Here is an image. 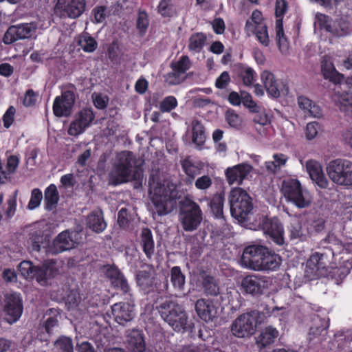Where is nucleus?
<instances>
[{
	"instance_id": "1",
	"label": "nucleus",
	"mask_w": 352,
	"mask_h": 352,
	"mask_svg": "<svg viewBox=\"0 0 352 352\" xmlns=\"http://www.w3.org/2000/svg\"><path fill=\"white\" fill-rule=\"evenodd\" d=\"M321 245L326 250L310 256L306 263L305 276L309 280L330 278L339 285L352 268L350 252L343 250L342 243L333 234H329Z\"/></svg>"
},
{
	"instance_id": "2",
	"label": "nucleus",
	"mask_w": 352,
	"mask_h": 352,
	"mask_svg": "<svg viewBox=\"0 0 352 352\" xmlns=\"http://www.w3.org/2000/svg\"><path fill=\"white\" fill-rule=\"evenodd\" d=\"M177 194L176 186L173 183L152 177L149 180L148 197L153 214L163 216L170 212L175 206Z\"/></svg>"
},
{
	"instance_id": "3",
	"label": "nucleus",
	"mask_w": 352,
	"mask_h": 352,
	"mask_svg": "<svg viewBox=\"0 0 352 352\" xmlns=\"http://www.w3.org/2000/svg\"><path fill=\"white\" fill-rule=\"evenodd\" d=\"M241 262L254 270L274 271L280 265L281 258L265 246L252 245L245 248Z\"/></svg>"
},
{
	"instance_id": "4",
	"label": "nucleus",
	"mask_w": 352,
	"mask_h": 352,
	"mask_svg": "<svg viewBox=\"0 0 352 352\" xmlns=\"http://www.w3.org/2000/svg\"><path fill=\"white\" fill-rule=\"evenodd\" d=\"M63 263L58 260L45 261L40 266H34L29 261H23L19 265L20 274L27 280L36 278L41 285L60 273Z\"/></svg>"
},
{
	"instance_id": "5",
	"label": "nucleus",
	"mask_w": 352,
	"mask_h": 352,
	"mask_svg": "<svg viewBox=\"0 0 352 352\" xmlns=\"http://www.w3.org/2000/svg\"><path fill=\"white\" fill-rule=\"evenodd\" d=\"M158 311L162 318L175 331L183 332L190 327L186 311L177 301H164L159 306Z\"/></svg>"
},
{
	"instance_id": "6",
	"label": "nucleus",
	"mask_w": 352,
	"mask_h": 352,
	"mask_svg": "<svg viewBox=\"0 0 352 352\" xmlns=\"http://www.w3.org/2000/svg\"><path fill=\"white\" fill-rule=\"evenodd\" d=\"M281 192L288 202L298 208L309 207L313 201L310 191L297 179L289 178L283 180Z\"/></svg>"
},
{
	"instance_id": "7",
	"label": "nucleus",
	"mask_w": 352,
	"mask_h": 352,
	"mask_svg": "<svg viewBox=\"0 0 352 352\" xmlns=\"http://www.w3.org/2000/svg\"><path fill=\"white\" fill-rule=\"evenodd\" d=\"M135 165L134 155L130 151H122L117 154L113 168L109 173V182L118 185L129 182Z\"/></svg>"
},
{
	"instance_id": "8",
	"label": "nucleus",
	"mask_w": 352,
	"mask_h": 352,
	"mask_svg": "<svg viewBox=\"0 0 352 352\" xmlns=\"http://www.w3.org/2000/svg\"><path fill=\"white\" fill-rule=\"evenodd\" d=\"M326 172L336 185L345 188L352 186V161L343 158L331 160L327 164Z\"/></svg>"
},
{
	"instance_id": "9",
	"label": "nucleus",
	"mask_w": 352,
	"mask_h": 352,
	"mask_svg": "<svg viewBox=\"0 0 352 352\" xmlns=\"http://www.w3.org/2000/svg\"><path fill=\"white\" fill-rule=\"evenodd\" d=\"M232 216L238 220H245L253 209L252 198L241 188H232L228 197Z\"/></svg>"
},
{
	"instance_id": "10",
	"label": "nucleus",
	"mask_w": 352,
	"mask_h": 352,
	"mask_svg": "<svg viewBox=\"0 0 352 352\" xmlns=\"http://www.w3.org/2000/svg\"><path fill=\"white\" fill-rule=\"evenodd\" d=\"M263 322L260 311H252L237 317L231 326L232 333L238 338H246L254 333L257 325Z\"/></svg>"
},
{
	"instance_id": "11",
	"label": "nucleus",
	"mask_w": 352,
	"mask_h": 352,
	"mask_svg": "<svg viewBox=\"0 0 352 352\" xmlns=\"http://www.w3.org/2000/svg\"><path fill=\"white\" fill-rule=\"evenodd\" d=\"M179 221L184 230L192 232L197 229L202 221V212L199 206L186 198L181 203Z\"/></svg>"
},
{
	"instance_id": "12",
	"label": "nucleus",
	"mask_w": 352,
	"mask_h": 352,
	"mask_svg": "<svg viewBox=\"0 0 352 352\" xmlns=\"http://www.w3.org/2000/svg\"><path fill=\"white\" fill-rule=\"evenodd\" d=\"M45 23L40 20L27 23L10 26L3 36V43L10 44L19 39H25L34 36L36 30L45 28Z\"/></svg>"
},
{
	"instance_id": "13",
	"label": "nucleus",
	"mask_w": 352,
	"mask_h": 352,
	"mask_svg": "<svg viewBox=\"0 0 352 352\" xmlns=\"http://www.w3.org/2000/svg\"><path fill=\"white\" fill-rule=\"evenodd\" d=\"M258 228L263 230L265 236L278 245L285 243V230L280 221L277 217H259Z\"/></svg>"
},
{
	"instance_id": "14",
	"label": "nucleus",
	"mask_w": 352,
	"mask_h": 352,
	"mask_svg": "<svg viewBox=\"0 0 352 352\" xmlns=\"http://www.w3.org/2000/svg\"><path fill=\"white\" fill-rule=\"evenodd\" d=\"M317 23L320 28L334 36H345L352 32V24L347 19L340 18L333 21L329 16L318 14Z\"/></svg>"
},
{
	"instance_id": "15",
	"label": "nucleus",
	"mask_w": 352,
	"mask_h": 352,
	"mask_svg": "<svg viewBox=\"0 0 352 352\" xmlns=\"http://www.w3.org/2000/svg\"><path fill=\"white\" fill-rule=\"evenodd\" d=\"M86 0H57L54 14L60 18L76 19L85 11Z\"/></svg>"
},
{
	"instance_id": "16",
	"label": "nucleus",
	"mask_w": 352,
	"mask_h": 352,
	"mask_svg": "<svg viewBox=\"0 0 352 352\" xmlns=\"http://www.w3.org/2000/svg\"><path fill=\"white\" fill-rule=\"evenodd\" d=\"M23 309L22 298L20 294L10 292L5 295L3 312L5 319L9 324H13L19 320Z\"/></svg>"
},
{
	"instance_id": "17",
	"label": "nucleus",
	"mask_w": 352,
	"mask_h": 352,
	"mask_svg": "<svg viewBox=\"0 0 352 352\" xmlns=\"http://www.w3.org/2000/svg\"><path fill=\"white\" fill-rule=\"evenodd\" d=\"M286 10L287 3L285 0H276L275 10V14L277 17L275 27L276 39L280 52L285 55L289 53V43L287 38L285 36L281 16L285 13Z\"/></svg>"
},
{
	"instance_id": "18",
	"label": "nucleus",
	"mask_w": 352,
	"mask_h": 352,
	"mask_svg": "<svg viewBox=\"0 0 352 352\" xmlns=\"http://www.w3.org/2000/svg\"><path fill=\"white\" fill-rule=\"evenodd\" d=\"M95 115L91 108H85L80 110L75 116L74 120L71 122L68 129V134L77 136L89 127L94 120Z\"/></svg>"
},
{
	"instance_id": "19",
	"label": "nucleus",
	"mask_w": 352,
	"mask_h": 352,
	"mask_svg": "<svg viewBox=\"0 0 352 352\" xmlns=\"http://www.w3.org/2000/svg\"><path fill=\"white\" fill-rule=\"evenodd\" d=\"M339 88L343 89V92L340 93L337 90L333 100L340 111L352 117V78H349L344 84L339 85L336 89Z\"/></svg>"
},
{
	"instance_id": "20",
	"label": "nucleus",
	"mask_w": 352,
	"mask_h": 352,
	"mask_svg": "<svg viewBox=\"0 0 352 352\" xmlns=\"http://www.w3.org/2000/svg\"><path fill=\"white\" fill-rule=\"evenodd\" d=\"M77 235V232H69L68 231L60 232L53 241L47 252L52 254H56L75 248L78 243Z\"/></svg>"
},
{
	"instance_id": "21",
	"label": "nucleus",
	"mask_w": 352,
	"mask_h": 352,
	"mask_svg": "<svg viewBox=\"0 0 352 352\" xmlns=\"http://www.w3.org/2000/svg\"><path fill=\"white\" fill-rule=\"evenodd\" d=\"M75 102L74 92L66 91L55 98L53 104V112L57 117L68 116L71 114Z\"/></svg>"
},
{
	"instance_id": "22",
	"label": "nucleus",
	"mask_w": 352,
	"mask_h": 352,
	"mask_svg": "<svg viewBox=\"0 0 352 352\" xmlns=\"http://www.w3.org/2000/svg\"><path fill=\"white\" fill-rule=\"evenodd\" d=\"M305 168L311 181L318 188H327L329 182L324 174L321 164L315 160H309L305 162Z\"/></svg>"
},
{
	"instance_id": "23",
	"label": "nucleus",
	"mask_w": 352,
	"mask_h": 352,
	"mask_svg": "<svg viewBox=\"0 0 352 352\" xmlns=\"http://www.w3.org/2000/svg\"><path fill=\"white\" fill-rule=\"evenodd\" d=\"M111 312L116 322L124 325L134 318V305L123 302L115 303L111 307Z\"/></svg>"
},
{
	"instance_id": "24",
	"label": "nucleus",
	"mask_w": 352,
	"mask_h": 352,
	"mask_svg": "<svg viewBox=\"0 0 352 352\" xmlns=\"http://www.w3.org/2000/svg\"><path fill=\"white\" fill-rule=\"evenodd\" d=\"M184 138L191 140L192 143L198 148H201L206 141L205 129L200 121L194 119L188 127Z\"/></svg>"
},
{
	"instance_id": "25",
	"label": "nucleus",
	"mask_w": 352,
	"mask_h": 352,
	"mask_svg": "<svg viewBox=\"0 0 352 352\" xmlns=\"http://www.w3.org/2000/svg\"><path fill=\"white\" fill-rule=\"evenodd\" d=\"M195 311L199 317L204 321H210L219 315V308L210 300L201 298L195 303Z\"/></svg>"
},
{
	"instance_id": "26",
	"label": "nucleus",
	"mask_w": 352,
	"mask_h": 352,
	"mask_svg": "<svg viewBox=\"0 0 352 352\" xmlns=\"http://www.w3.org/2000/svg\"><path fill=\"white\" fill-rule=\"evenodd\" d=\"M251 170L252 167L247 164H241L229 167L226 170L227 181L229 184H240Z\"/></svg>"
},
{
	"instance_id": "27",
	"label": "nucleus",
	"mask_w": 352,
	"mask_h": 352,
	"mask_svg": "<svg viewBox=\"0 0 352 352\" xmlns=\"http://www.w3.org/2000/svg\"><path fill=\"white\" fill-rule=\"evenodd\" d=\"M279 336V331L269 325L263 328L256 338V344L259 348H265L272 344Z\"/></svg>"
},
{
	"instance_id": "28",
	"label": "nucleus",
	"mask_w": 352,
	"mask_h": 352,
	"mask_svg": "<svg viewBox=\"0 0 352 352\" xmlns=\"http://www.w3.org/2000/svg\"><path fill=\"white\" fill-rule=\"evenodd\" d=\"M128 349L130 352H144L145 342L140 330L132 329L126 332Z\"/></svg>"
},
{
	"instance_id": "29",
	"label": "nucleus",
	"mask_w": 352,
	"mask_h": 352,
	"mask_svg": "<svg viewBox=\"0 0 352 352\" xmlns=\"http://www.w3.org/2000/svg\"><path fill=\"white\" fill-rule=\"evenodd\" d=\"M297 103L299 108L307 116L318 118L322 116L320 107L306 96H298Z\"/></svg>"
},
{
	"instance_id": "30",
	"label": "nucleus",
	"mask_w": 352,
	"mask_h": 352,
	"mask_svg": "<svg viewBox=\"0 0 352 352\" xmlns=\"http://www.w3.org/2000/svg\"><path fill=\"white\" fill-rule=\"evenodd\" d=\"M182 166L186 175V183L191 184L195 177L201 173L204 164L201 162H193L190 159H185L182 162Z\"/></svg>"
},
{
	"instance_id": "31",
	"label": "nucleus",
	"mask_w": 352,
	"mask_h": 352,
	"mask_svg": "<svg viewBox=\"0 0 352 352\" xmlns=\"http://www.w3.org/2000/svg\"><path fill=\"white\" fill-rule=\"evenodd\" d=\"M261 317L263 322L270 318H277L280 322H285L287 320L289 316V310L284 305L278 307L266 306L262 311L260 312Z\"/></svg>"
},
{
	"instance_id": "32",
	"label": "nucleus",
	"mask_w": 352,
	"mask_h": 352,
	"mask_svg": "<svg viewBox=\"0 0 352 352\" xmlns=\"http://www.w3.org/2000/svg\"><path fill=\"white\" fill-rule=\"evenodd\" d=\"M106 276L111 280L114 287L120 288L124 293L129 289L128 283L119 270L115 267H109L106 270Z\"/></svg>"
},
{
	"instance_id": "33",
	"label": "nucleus",
	"mask_w": 352,
	"mask_h": 352,
	"mask_svg": "<svg viewBox=\"0 0 352 352\" xmlns=\"http://www.w3.org/2000/svg\"><path fill=\"white\" fill-rule=\"evenodd\" d=\"M321 70L324 78L329 79L336 84L340 83L344 78L343 75L336 70L333 63L329 58H324L322 60Z\"/></svg>"
},
{
	"instance_id": "34",
	"label": "nucleus",
	"mask_w": 352,
	"mask_h": 352,
	"mask_svg": "<svg viewBox=\"0 0 352 352\" xmlns=\"http://www.w3.org/2000/svg\"><path fill=\"white\" fill-rule=\"evenodd\" d=\"M86 223L91 230L97 233L103 232L107 227V223L104 220L103 213L101 210L94 211L88 215Z\"/></svg>"
},
{
	"instance_id": "35",
	"label": "nucleus",
	"mask_w": 352,
	"mask_h": 352,
	"mask_svg": "<svg viewBox=\"0 0 352 352\" xmlns=\"http://www.w3.org/2000/svg\"><path fill=\"white\" fill-rule=\"evenodd\" d=\"M261 79L268 94L273 98L280 95L278 85L274 75L269 71H263L261 74Z\"/></svg>"
},
{
	"instance_id": "36",
	"label": "nucleus",
	"mask_w": 352,
	"mask_h": 352,
	"mask_svg": "<svg viewBox=\"0 0 352 352\" xmlns=\"http://www.w3.org/2000/svg\"><path fill=\"white\" fill-rule=\"evenodd\" d=\"M288 230L292 240L300 241L306 240L312 232L309 228L304 229L300 222L297 219H294L290 223Z\"/></svg>"
},
{
	"instance_id": "37",
	"label": "nucleus",
	"mask_w": 352,
	"mask_h": 352,
	"mask_svg": "<svg viewBox=\"0 0 352 352\" xmlns=\"http://www.w3.org/2000/svg\"><path fill=\"white\" fill-rule=\"evenodd\" d=\"M329 327V320L325 318H321L318 316H315L312 318L311 325L309 328L308 337L309 340H313L321 336L325 332Z\"/></svg>"
},
{
	"instance_id": "38",
	"label": "nucleus",
	"mask_w": 352,
	"mask_h": 352,
	"mask_svg": "<svg viewBox=\"0 0 352 352\" xmlns=\"http://www.w3.org/2000/svg\"><path fill=\"white\" fill-rule=\"evenodd\" d=\"M168 276L173 289L178 292H182L185 287L186 277L181 268L178 266L173 267Z\"/></svg>"
},
{
	"instance_id": "39",
	"label": "nucleus",
	"mask_w": 352,
	"mask_h": 352,
	"mask_svg": "<svg viewBox=\"0 0 352 352\" xmlns=\"http://www.w3.org/2000/svg\"><path fill=\"white\" fill-rule=\"evenodd\" d=\"M141 245L146 257L151 258L155 252V245L152 232L148 228L142 230Z\"/></svg>"
},
{
	"instance_id": "40",
	"label": "nucleus",
	"mask_w": 352,
	"mask_h": 352,
	"mask_svg": "<svg viewBox=\"0 0 352 352\" xmlns=\"http://www.w3.org/2000/svg\"><path fill=\"white\" fill-rule=\"evenodd\" d=\"M288 159V156L283 153H274L272 160L265 162V168L269 172L275 174L286 166Z\"/></svg>"
},
{
	"instance_id": "41",
	"label": "nucleus",
	"mask_w": 352,
	"mask_h": 352,
	"mask_svg": "<svg viewBox=\"0 0 352 352\" xmlns=\"http://www.w3.org/2000/svg\"><path fill=\"white\" fill-rule=\"evenodd\" d=\"M44 195L46 208L52 210L56 206L59 200V195L56 186L54 184H50L45 189Z\"/></svg>"
},
{
	"instance_id": "42",
	"label": "nucleus",
	"mask_w": 352,
	"mask_h": 352,
	"mask_svg": "<svg viewBox=\"0 0 352 352\" xmlns=\"http://www.w3.org/2000/svg\"><path fill=\"white\" fill-rule=\"evenodd\" d=\"M239 76L245 86H251L256 80V72L248 65H241L239 68Z\"/></svg>"
},
{
	"instance_id": "43",
	"label": "nucleus",
	"mask_w": 352,
	"mask_h": 352,
	"mask_svg": "<svg viewBox=\"0 0 352 352\" xmlns=\"http://www.w3.org/2000/svg\"><path fill=\"white\" fill-rule=\"evenodd\" d=\"M261 280L254 276H248L242 281V287L249 294H255L261 292Z\"/></svg>"
},
{
	"instance_id": "44",
	"label": "nucleus",
	"mask_w": 352,
	"mask_h": 352,
	"mask_svg": "<svg viewBox=\"0 0 352 352\" xmlns=\"http://www.w3.org/2000/svg\"><path fill=\"white\" fill-rule=\"evenodd\" d=\"M206 41V36L202 33H195L190 36L188 42V49L194 53L200 52Z\"/></svg>"
},
{
	"instance_id": "45",
	"label": "nucleus",
	"mask_w": 352,
	"mask_h": 352,
	"mask_svg": "<svg viewBox=\"0 0 352 352\" xmlns=\"http://www.w3.org/2000/svg\"><path fill=\"white\" fill-rule=\"evenodd\" d=\"M261 25H266L264 23L262 13L256 10L253 11L251 19L248 20L245 24V30L248 34L253 33L255 28H260Z\"/></svg>"
},
{
	"instance_id": "46",
	"label": "nucleus",
	"mask_w": 352,
	"mask_h": 352,
	"mask_svg": "<svg viewBox=\"0 0 352 352\" xmlns=\"http://www.w3.org/2000/svg\"><path fill=\"white\" fill-rule=\"evenodd\" d=\"M224 202V196L222 194L215 195L210 201L211 211L216 218L223 219V207Z\"/></svg>"
},
{
	"instance_id": "47",
	"label": "nucleus",
	"mask_w": 352,
	"mask_h": 352,
	"mask_svg": "<svg viewBox=\"0 0 352 352\" xmlns=\"http://www.w3.org/2000/svg\"><path fill=\"white\" fill-rule=\"evenodd\" d=\"M78 43L86 52H93L97 47V43L95 39L87 33L80 36Z\"/></svg>"
},
{
	"instance_id": "48",
	"label": "nucleus",
	"mask_w": 352,
	"mask_h": 352,
	"mask_svg": "<svg viewBox=\"0 0 352 352\" xmlns=\"http://www.w3.org/2000/svg\"><path fill=\"white\" fill-rule=\"evenodd\" d=\"M277 298L283 299L285 302V306L288 307L294 305L300 300V296H297L290 289H285L277 295Z\"/></svg>"
},
{
	"instance_id": "49",
	"label": "nucleus",
	"mask_w": 352,
	"mask_h": 352,
	"mask_svg": "<svg viewBox=\"0 0 352 352\" xmlns=\"http://www.w3.org/2000/svg\"><path fill=\"white\" fill-rule=\"evenodd\" d=\"M138 285L143 290H147L152 286L153 280L152 275L146 271H140L136 276Z\"/></svg>"
},
{
	"instance_id": "50",
	"label": "nucleus",
	"mask_w": 352,
	"mask_h": 352,
	"mask_svg": "<svg viewBox=\"0 0 352 352\" xmlns=\"http://www.w3.org/2000/svg\"><path fill=\"white\" fill-rule=\"evenodd\" d=\"M190 67V61L187 56H182L177 61L171 63V69H174L186 78V72Z\"/></svg>"
},
{
	"instance_id": "51",
	"label": "nucleus",
	"mask_w": 352,
	"mask_h": 352,
	"mask_svg": "<svg viewBox=\"0 0 352 352\" xmlns=\"http://www.w3.org/2000/svg\"><path fill=\"white\" fill-rule=\"evenodd\" d=\"M54 347L57 352H73L72 341L68 337L59 338L54 342Z\"/></svg>"
},
{
	"instance_id": "52",
	"label": "nucleus",
	"mask_w": 352,
	"mask_h": 352,
	"mask_svg": "<svg viewBox=\"0 0 352 352\" xmlns=\"http://www.w3.org/2000/svg\"><path fill=\"white\" fill-rule=\"evenodd\" d=\"M203 287L207 295L217 296L219 294V288L211 276H206L204 278Z\"/></svg>"
},
{
	"instance_id": "53",
	"label": "nucleus",
	"mask_w": 352,
	"mask_h": 352,
	"mask_svg": "<svg viewBox=\"0 0 352 352\" xmlns=\"http://www.w3.org/2000/svg\"><path fill=\"white\" fill-rule=\"evenodd\" d=\"M194 184L197 190L205 192L212 186L213 181L211 176L204 175L194 180Z\"/></svg>"
},
{
	"instance_id": "54",
	"label": "nucleus",
	"mask_w": 352,
	"mask_h": 352,
	"mask_svg": "<svg viewBox=\"0 0 352 352\" xmlns=\"http://www.w3.org/2000/svg\"><path fill=\"white\" fill-rule=\"evenodd\" d=\"M157 10L163 16H170L175 12L171 0H161L158 6Z\"/></svg>"
},
{
	"instance_id": "55",
	"label": "nucleus",
	"mask_w": 352,
	"mask_h": 352,
	"mask_svg": "<svg viewBox=\"0 0 352 352\" xmlns=\"http://www.w3.org/2000/svg\"><path fill=\"white\" fill-rule=\"evenodd\" d=\"M225 116L228 124L231 127L239 129L241 126L242 119L234 110L227 111Z\"/></svg>"
},
{
	"instance_id": "56",
	"label": "nucleus",
	"mask_w": 352,
	"mask_h": 352,
	"mask_svg": "<svg viewBox=\"0 0 352 352\" xmlns=\"http://www.w3.org/2000/svg\"><path fill=\"white\" fill-rule=\"evenodd\" d=\"M177 106V100L175 97L169 96L164 98L160 104V109L162 112H170Z\"/></svg>"
},
{
	"instance_id": "57",
	"label": "nucleus",
	"mask_w": 352,
	"mask_h": 352,
	"mask_svg": "<svg viewBox=\"0 0 352 352\" xmlns=\"http://www.w3.org/2000/svg\"><path fill=\"white\" fill-rule=\"evenodd\" d=\"M256 34L258 41L264 46H268L270 38L266 25H261L260 28H255L253 32Z\"/></svg>"
},
{
	"instance_id": "58",
	"label": "nucleus",
	"mask_w": 352,
	"mask_h": 352,
	"mask_svg": "<svg viewBox=\"0 0 352 352\" xmlns=\"http://www.w3.org/2000/svg\"><path fill=\"white\" fill-rule=\"evenodd\" d=\"M185 77L174 69L164 76L166 82L168 85H178L185 80Z\"/></svg>"
},
{
	"instance_id": "59",
	"label": "nucleus",
	"mask_w": 352,
	"mask_h": 352,
	"mask_svg": "<svg viewBox=\"0 0 352 352\" xmlns=\"http://www.w3.org/2000/svg\"><path fill=\"white\" fill-rule=\"evenodd\" d=\"M43 198V194L38 188H34L32 190L30 200L29 201L28 208L30 210H34L39 206Z\"/></svg>"
},
{
	"instance_id": "60",
	"label": "nucleus",
	"mask_w": 352,
	"mask_h": 352,
	"mask_svg": "<svg viewBox=\"0 0 352 352\" xmlns=\"http://www.w3.org/2000/svg\"><path fill=\"white\" fill-rule=\"evenodd\" d=\"M241 102L245 107L249 109L250 111L252 112L258 111V106L252 100V96L249 93L245 91L241 92Z\"/></svg>"
},
{
	"instance_id": "61",
	"label": "nucleus",
	"mask_w": 352,
	"mask_h": 352,
	"mask_svg": "<svg viewBox=\"0 0 352 352\" xmlns=\"http://www.w3.org/2000/svg\"><path fill=\"white\" fill-rule=\"evenodd\" d=\"M320 129V124L316 122H309L305 129V137L307 140L314 139Z\"/></svg>"
},
{
	"instance_id": "62",
	"label": "nucleus",
	"mask_w": 352,
	"mask_h": 352,
	"mask_svg": "<svg viewBox=\"0 0 352 352\" xmlns=\"http://www.w3.org/2000/svg\"><path fill=\"white\" fill-rule=\"evenodd\" d=\"M29 242L32 245V250L33 251H40L41 245L43 243V236L41 232L39 233H31Z\"/></svg>"
},
{
	"instance_id": "63",
	"label": "nucleus",
	"mask_w": 352,
	"mask_h": 352,
	"mask_svg": "<svg viewBox=\"0 0 352 352\" xmlns=\"http://www.w3.org/2000/svg\"><path fill=\"white\" fill-rule=\"evenodd\" d=\"M149 21L145 12L140 11L137 19V28L142 34H144L148 28Z\"/></svg>"
},
{
	"instance_id": "64",
	"label": "nucleus",
	"mask_w": 352,
	"mask_h": 352,
	"mask_svg": "<svg viewBox=\"0 0 352 352\" xmlns=\"http://www.w3.org/2000/svg\"><path fill=\"white\" fill-rule=\"evenodd\" d=\"M81 298L78 291H72L67 296L66 304L69 309H74L77 307L80 302Z\"/></svg>"
}]
</instances>
